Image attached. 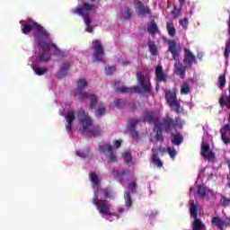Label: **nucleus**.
I'll return each instance as SVG.
<instances>
[{
  "label": "nucleus",
  "mask_w": 230,
  "mask_h": 230,
  "mask_svg": "<svg viewBox=\"0 0 230 230\" xmlns=\"http://www.w3.org/2000/svg\"><path fill=\"white\" fill-rule=\"evenodd\" d=\"M20 24H22V33L24 35H28L31 33L32 30H36V31L33 32V37L37 42L38 40H49V37H51L48 30L33 20L27 22L21 21Z\"/></svg>",
  "instance_id": "1"
},
{
  "label": "nucleus",
  "mask_w": 230,
  "mask_h": 230,
  "mask_svg": "<svg viewBox=\"0 0 230 230\" xmlns=\"http://www.w3.org/2000/svg\"><path fill=\"white\" fill-rule=\"evenodd\" d=\"M94 8V4H91L89 3H84L81 7H75L71 10V13L75 15H80L83 17L84 22L86 26L85 31L87 33H93V27H91V23L93 21L91 20V14H89V12L93 11Z\"/></svg>",
  "instance_id": "2"
},
{
  "label": "nucleus",
  "mask_w": 230,
  "mask_h": 230,
  "mask_svg": "<svg viewBox=\"0 0 230 230\" xmlns=\"http://www.w3.org/2000/svg\"><path fill=\"white\" fill-rule=\"evenodd\" d=\"M169 44V51L172 56V60L175 61L174 63V74L180 78H185L186 76V66L181 64V52L177 50V42L174 40H170Z\"/></svg>",
  "instance_id": "3"
},
{
  "label": "nucleus",
  "mask_w": 230,
  "mask_h": 230,
  "mask_svg": "<svg viewBox=\"0 0 230 230\" xmlns=\"http://www.w3.org/2000/svg\"><path fill=\"white\" fill-rule=\"evenodd\" d=\"M164 98L166 100L169 107L175 112L176 114H181V112H184V108L181 106V102L177 99V88H173L172 90L165 89L164 90Z\"/></svg>",
  "instance_id": "4"
},
{
  "label": "nucleus",
  "mask_w": 230,
  "mask_h": 230,
  "mask_svg": "<svg viewBox=\"0 0 230 230\" xmlns=\"http://www.w3.org/2000/svg\"><path fill=\"white\" fill-rule=\"evenodd\" d=\"M137 77L138 84H140V86H120L117 88L118 93H121L122 94H141L142 93H145V74L138 72L137 73Z\"/></svg>",
  "instance_id": "5"
},
{
  "label": "nucleus",
  "mask_w": 230,
  "mask_h": 230,
  "mask_svg": "<svg viewBox=\"0 0 230 230\" xmlns=\"http://www.w3.org/2000/svg\"><path fill=\"white\" fill-rule=\"evenodd\" d=\"M49 40H38V48H40L42 52L38 55L39 62L46 63L51 58V48H57V45L50 41H46Z\"/></svg>",
  "instance_id": "6"
},
{
  "label": "nucleus",
  "mask_w": 230,
  "mask_h": 230,
  "mask_svg": "<svg viewBox=\"0 0 230 230\" xmlns=\"http://www.w3.org/2000/svg\"><path fill=\"white\" fill-rule=\"evenodd\" d=\"M179 125H181V117H176L173 119L170 114L166 113L163 121L156 124V128H162L168 134L172 132L173 128H177Z\"/></svg>",
  "instance_id": "7"
},
{
  "label": "nucleus",
  "mask_w": 230,
  "mask_h": 230,
  "mask_svg": "<svg viewBox=\"0 0 230 230\" xmlns=\"http://www.w3.org/2000/svg\"><path fill=\"white\" fill-rule=\"evenodd\" d=\"M93 203L97 211H99L102 217H106V220H109V217H112V213H111V205L107 204V200L98 199V196L95 194L93 199Z\"/></svg>",
  "instance_id": "8"
},
{
  "label": "nucleus",
  "mask_w": 230,
  "mask_h": 230,
  "mask_svg": "<svg viewBox=\"0 0 230 230\" xmlns=\"http://www.w3.org/2000/svg\"><path fill=\"white\" fill-rule=\"evenodd\" d=\"M75 96L83 102V100H90V109H96V106L98 105V97H96V94L94 93H89L87 92H84V90H76L75 91Z\"/></svg>",
  "instance_id": "9"
},
{
  "label": "nucleus",
  "mask_w": 230,
  "mask_h": 230,
  "mask_svg": "<svg viewBox=\"0 0 230 230\" xmlns=\"http://www.w3.org/2000/svg\"><path fill=\"white\" fill-rule=\"evenodd\" d=\"M93 49V61L102 62L103 60V56L105 55V49L102 45L100 40H94L92 41Z\"/></svg>",
  "instance_id": "10"
},
{
  "label": "nucleus",
  "mask_w": 230,
  "mask_h": 230,
  "mask_svg": "<svg viewBox=\"0 0 230 230\" xmlns=\"http://www.w3.org/2000/svg\"><path fill=\"white\" fill-rule=\"evenodd\" d=\"M200 155L201 157H203V159H205V161H208V163H217V156L215 155V153L213 152V150H211V146L208 143L201 144Z\"/></svg>",
  "instance_id": "11"
},
{
  "label": "nucleus",
  "mask_w": 230,
  "mask_h": 230,
  "mask_svg": "<svg viewBox=\"0 0 230 230\" xmlns=\"http://www.w3.org/2000/svg\"><path fill=\"white\" fill-rule=\"evenodd\" d=\"M77 118L80 121V123H82L83 128H82V132L83 134H85V132H87V130H89L90 127H93V119H91V117L87 116V113H85V111H80L77 113Z\"/></svg>",
  "instance_id": "12"
},
{
  "label": "nucleus",
  "mask_w": 230,
  "mask_h": 230,
  "mask_svg": "<svg viewBox=\"0 0 230 230\" xmlns=\"http://www.w3.org/2000/svg\"><path fill=\"white\" fill-rule=\"evenodd\" d=\"M99 150L100 152H102V154H104L106 155V157L108 158V163H116V152H114L112 150V146H111V144L109 143H105L102 146H99Z\"/></svg>",
  "instance_id": "13"
},
{
  "label": "nucleus",
  "mask_w": 230,
  "mask_h": 230,
  "mask_svg": "<svg viewBox=\"0 0 230 230\" xmlns=\"http://www.w3.org/2000/svg\"><path fill=\"white\" fill-rule=\"evenodd\" d=\"M139 123H141V119H130L127 124V129L135 141H139V132L136 131V127H137Z\"/></svg>",
  "instance_id": "14"
},
{
  "label": "nucleus",
  "mask_w": 230,
  "mask_h": 230,
  "mask_svg": "<svg viewBox=\"0 0 230 230\" xmlns=\"http://www.w3.org/2000/svg\"><path fill=\"white\" fill-rule=\"evenodd\" d=\"M185 55L183 58V64L185 67H191L193 64H197V58L193 55V52L188 49H184Z\"/></svg>",
  "instance_id": "15"
},
{
  "label": "nucleus",
  "mask_w": 230,
  "mask_h": 230,
  "mask_svg": "<svg viewBox=\"0 0 230 230\" xmlns=\"http://www.w3.org/2000/svg\"><path fill=\"white\" fill-rule=\"evenodd\" d=\"M221 139L226 145L230 144V124H226L220 128Z\"/></svg>",
  "instance_id": "16"
},
{
  "label": "nucleus",
  "mask_w": 230,
  "mask_h": 230,
  "mask_svg": "<svg viewBox=\"0 0 230 230\" xmlns=\"http://www.w3.org/2000/svg\"><path fill=\"white\" fill-rule=\"evenodd\" d=\"M71 69V65L67 62L63 63V66L60 67L57 73V78L62 79L67 76V72Z\"/></svg>",
  "instance_id": "17"
},
{
  "label": "nucleus",
  "mask_w": 230,
  "mask_h": 230,
  "mask_svg": "<svg viewBox=\"0 0 230 230\" xmlns=\"http://www.w3.org/2000/svg\"><path fill=\"white\" fill-rule=\"evenodd\" d=\"M65 119H66V123L68 124L67 130H69V132H71L73 130V121H75V119H76V117L75 116V111H68L65 117Z\"/></svg>",
  "instance_id": "18"
},
{
  "label": "nucleus",
  "mask_w": 230,
  "mask_h": 230,
  "mask_svg": "<svg viewBox=\"0 0 230 230\" xmlns=\"http://www.w3.org/2000/svg\"><path fill=\"white\" fill-rule=\"evenodd\" d=\"M226 225V221L222 220V218H220L219 217H214L211 219V226L217 227L219 230H224Z\"/></svg>",
  "instance_id": "19"
},
{
  "label": "nucleus",
  "mask_w": 230,
  "mask_h": 230,
  "mask_svg": "<svg viewBox=\"0 0 230 230\" xmlns=\"http://www.w3.org/2000/svg\"><path fill=\"white\" fill-rule=\"evenodd\" d=\"M155 78L157 82H166V75L163 71V66L158 65L155 68Z\"/></svg>",
  "instance_id": "20"
},
{
  "label": "nucleus",
  "mask_w": 230,
  "mask_h": 230,
  "mask_svg": "<svg viewBox=\"0 0 230 230\" xmlns=\"http://www.w3.org/2000/svg\"><path fill=\"white\" fill-rule=\"evenodd\" d=\"M147 31L150 35H155V33H160L159 27L155 22V20H151L147 24Z\"/></svg>",
  "instance_id": "21"
},
{
  "label": "nucleus",
  "mask_w": 230,
  "mask_h": 230,
  "mask_svg": "<svg viewBox=\"0 0 230 230\" xmlns=\"http://www.w3.org/2000/svg\"><path fill=\"white\" fill-rule=\"evenodd\" d=\"M147 47L151 55L153 57H157V55L159 54V49L157 48V45H155V41L148 40Z\"/></svg>",
  "instance_id": "22"
},
{
  "label": "nucleus",
  "mask_w": 230,
  "mask_h": 230,
  "mask_svg": "<svg viewBox=\"0 0 230 230\" xmlns=\"http://www.w3.org/2000/svg\"><path fill=\"white\" fill-rule=\"evenodd\" d=\"M98 108L95 111L94 116L95 118H103L105 116V112H107V109L103 106V102H97Z\"/></svg>",
  "instance_id": "23"
},
{
  "label": "nucleus",
  "mask_w": 230,
  "mask_h": 230,
  "mask_svg": "<svg viewBox=\"0 0 230 230\" xmlns=\"http://www.w3.org/2000/svg\"><path fill=\"white\" fill-rule=\"evenodd\" d=\"M197 193L199 199H205L206 197H208V195H209V189H208V187L204 185H199Z\"/></svg>",
  "instance_id": "24"
},
{
  "label": "nucleus",
  "mask_w": 230,
  "mask_h": 230,
  "mask_svg": "<svg viewBox=\"0 0 230 230\" xmlns=\"http://www.w3.org/2000/svg\"><path fill=\"white\" fill-rule=\"evenodd\" d=\"M166 30H167V33L170 37H175V35L177 33V29H175V25H173L172 21H168L166 22Z\"/></svg>",
  "instance_id": "25"
},
{
  "label": "nucleus",
  "mask_w": 230,
  "mask_h": 230,
  "mask_svg": "<svg viewBox=\"0 0 230 230\" xmlns=\"http://www.w3.org/2000/svg\"><path fill=\"white\" fill-rule=\"evenodd\" d=\"M190 214L194 219L199 218V211L197 210V205L193 199L190 200Z\"/></svg>",
  "instance_id": "26"
},
{
  "label": "nucleus",
  "mask_w": 230,
  "mask_h": 230,
  "mask_svg": "<svg viewBox=\"0 0 230 230\" xmlns=\"http://www.w3.org/2000/svg\"><path fill=\"white\" fill-rule=\"evenodd\" d=\"M192 230H206V225L200 218H196L192 223Z\"/></svg>",
  "instance_id": "27"
},
{
  "label": "nucleus",
  "mask_w": 230,
  "mask_h": 230,
  "mask_svg": "<svg viewBox=\"0 0 230 230\" xmlns=\"http://www.w3.org/2000/svg\"><path fill=\"white\" fill-rule=\"evenodd\" d=\"M145 121H147L148 123H154L155 128H156V125L160 122L159 119L155 117L154 113H148L145 117Z\"/></svg>",
  "instance_id": "28"
},
{
  "label": "nucleus",
  "mask_w": 230,
  "mask_h": 230,
  "mask_svg": "<svg viewBox=\"0 0 230 230\" xmlns=\"http://www.w3.org/2000/svg\"><path fill=\"white\" fill-rule=\"evenodd\" d=\"M171 141L172 145H176V146H179V145H181L182 141H184V137H182V135H181V133H176Z\"/></svg>",
  "instance_id": "29"
},
{
  "label": "nucleus",
  "mask_w": 230,
  "mask_h": 230,
  "mask_svg": "<svg viewBox=\"0 0 230 230\" xmlns=\"http://www.w3.org/2000/svg\"><path fill=\"white\" fill-rule=\"evenodd\" d=\"M152 162H153V164H155L156 168H161L163 166V162L161 161V159H159V153L158 152H155L153 154Z\"/></svg>",
  "instance_id": "30"
},
{
  "label": "nucleus",
  "mask_w": 230,
  "mask_h": 230,
  "mask_svg": "<svg viewBox=\"0 0 230 230\" xmlns=\"http://www.w3.org/2000/svg\"><path fill=\"white\" fill-rule=\"evenodd\" d=\"M155 141H160V143H163L164 141V136H163V129L162 128H155Z\"/></svg>",
  "instance_id": "31"
},
{
  "label": "nucleus",
  "mask_w": 230,
  "mask_h": 230,
  "mask_svg": "<svg viewBox=\"0 0 230 230\" xmlns=\"http://www.w3.org/2000/svg\"><path fill=\"white\" fill-rule=\"evenodd\" d=\"M88 134H91V136H93L94 137L100 136L102 134V129L100 128V126H93L91 128L90 130L86 131Z\"/></svg>",
  "instance_id": "32"
},
{
  "label": "nucleus",
  "mask_w": 230,
  "mask_h": 230,
  "mask_svg": "<svg viewBox=\"0 0 230 230\" xmlns=\"http://www.w3.org/2000/svg\"><path fill=\"white\" fill-rule=\"evenodd\" d=\"M112 175H113V177H115V179H117V181H123V177H125V175H127V172H125V171L119 172L116 169H113Z\"/></svg>",
  "instance_id": "33"
},
{
  "label": "nucleus",
  "mask_w": 230,
  "mask_h": 230,
  "mask_svg": "<svg viewBox=\"0 0 230 230\" xmlns=\"http://www.w3.org/2000/svg\"><path fill=\"white\" fill-rule=\"evenodd\" d=\"M135 12L137 15H145V4L141 2H138L135 5Z\"/></svg>",
  "instance_id": "34"
},
{
  "label": "nucleus",
  "mask_w": 230,
  "mask_h": 230,
  "mask_svg": "<svg viewBox=\"0 0 230 230\" xmlns=\"http://www.w3.org/2000/svg\"><path fill=\"white\" fill-rule=\"evenodd\" d=\"M191 93V89L190 88V84L186 82L182 83L181 85V94H190Z\"/></svg>",
  "instance_id": "35"
},
{
  "label": "nucleus",
  "mask_w": 230,
  "mask_h": 230,
  "mask_svg": "<svg viewBox=\"0 0 230 230\" xmlns=\"http://www.w3.org/2000/svg\"><path fill=\"white\" fill-rule=\"evenodd\" d=\"M124 202L126 208H131L132 207V197L130 196V192H125L124 193Z\"/></svg>",
  "instance_id": "36"
},
{
  "label": "nucleus",
  "mask_w": 230,
  "mask_h": 230,
  "mask_svg": "<svg viewBox=\"0 0 230 230\" xmlns=\"http://www.w3.org/2000/svg\"><path fill=\"white\" fill-rule=\"evenodd\" d=\"M87 85H89V84H87L85 79H79L77 82L76 91H84V87H87Z\"/></svg>",
  "instance_id": "37"
},
{
  "label": "nucleus",
  "mask_w": 230,
  "mask_h": 230,
  "mask_svg": "<svg viewBox=\"0 0 230 230\" xmlns=\"http://www.w3.org/2000/svg\"><path fill=\"white\" fill-rule=\"evenodd\" d=\"M128 190L132 195H136V193H137V183H136V181L128 183Z\"/></svg>",
  "instance_id": "38"
},
{
  "label": "nucleus",
  "mask_w": 230,
  "mask_h": 230,
  "mask_svg": "<svg viewBox=\"0 0 230 230\" xmlns=\"http://www.w3.org/2000/svg\"><path fill=\"white\" fill-rule=\"evenodd\" d=\"M217 86L219 89H224L226 87V74L219 75L217 80Z\"/></svg>",
  "instance_id": "39"
},
{
  "label": "nucleus",
  "mask_w": 230,
  "mask_h": 230,
  "mask_svg": "<svg viewBox=\"0 0 230 230\" xmlns=\"http://www.w3.org/2000/svg\"><path fill=\"white\" fill-rule=\"evenodd\" d=\"M90 181L95 184V186H100V178H98V175L96 172H92L89 176Z\"/></svg>",
  "instance_id": "40"
},
{
  "label": "nucleus",
  "mask_w": 230,
  "mask_h": 230,
  "mask_svg": "<svg viewBox=\"0 0 230 230\" xmlns=\"http://www.w3.org/2000/svg\"><path fill=\"white\" fill-rule=\"evenodd\" d=\"M102 193L105 199H109L110 200L112 199V190L109 188L102 189Z\"/></svg>",
  "instance_id": "41"
},
{
  "label": "nucleus",
  "mask_w": 230,
  "mask_h": 230,
  "mask_svg": "<svg viewBox=\"0 0 230 230\" xmlns=\"http://www.w3.org/2000/svg\"><path fill=\"white\" fill-rule=\"evenodd\" d=\"M122 157L125 161V163H127V164H128L129 163H132V154H130V152H126L122 155Z\"/></svg>",
  "instance_id": "42"
},
{
  "label": "nucleus",
  "mask_w": 230,
  "mask_h": 230,
  "mask_svg": "<svg viewBox=\"0 0 230 230\" xmlns=\"http://www.w3.org/2000/svg\"><path fill=\"white\" fill-rule=\"evenodd\" d=\"M167 152L172 159H175V155H177V151H175V147L173 146L167 147Z\"/></svg>",
  "instance_id": "43"
},
{
  "label": "nucleus",
  "mask_w": 230,
  "mask_h": 230,
  "mask_svg": "<svg viewBox=\"0 0 230 230\" xmlns=\"http://www.w3.org/2000/svg\"><path fill=\"white\" fill-rule=\"evenodd\" d=\"M35 73L36 75H38V76H42V75H46V73H48V68L47 67H36L35 69Z\"/></svg>",
  "instance_id": "44"
},
{
  "label": "nucleus",
  "mask_w": 230,
  "mask_h": 230,
  "mask_svg": "<svg viewBox=\"0 0 230 230\" xmlns=\"http://www.w3.org/2000/svg\"><path fill=\"white\" fill-rule=\"evenodd\" d=\"M132 17V12H130V8L128 6L124 7V19L128 21V19H130Z\"/></svg>",
  "instance_id": "45"
},
{
  "label": "nucleus",
  "mask_w": 230,
  "mask_h": 230,
  "mask_svg": "<svg viewBox=\"0 0 230 230\" xmlns=\"http://www.w3.org/2000/svg\"><path fill=\"white\" fill-rule=\"evenodd\" d=\"M145 93L154 95V93H152V84H150V83H145Z\"/></svg>",
  "instance_id": "46"
},
{
  "label": "nucleus",
  "mask_w": 230,
  "mask_h": 230,
  "mask_svg": "<svg viewBox=\"0 0 230 230\" xmlns=\"http://www.w3.org/2000/svg\"><path fill=\"white\" fill-rule=\"evenodd\" d=\"M76 155H78V157H81V159H85V157H87V155H89V152H82V151H76L75 152Z\"/></svg>",
  "instance_id": "47"
},
{
  "label": "nucleus",
  "mask_w": 230,
  "mask_h": 230,
  "mask_svg": "<svg viewBox=\"0 0 230 230\" xmlns=\"http://www.w3.org/2000/svg\"><path fill=\"white\" fill-rule=\"evenodd\" d=\"M114 73H116V66H109L106 71V75H114Z\"/></svg>",
  "instance_id": "48"
},
{
  "label": "nucleus",
  "mask_w": 230,
  "mask_h": 230,
  "mask_svg": "<svg viewBox=\"0 0 230 230\" xmlns=\"http://www.w3.org/2000/svg\"><path fill=\"white\" fill-rule=\"evenodd\" d=\"M180 24L182 28H188V18H183L182 20H180Z\"/></svg>",
  "instance_id": "49"
},
{
  "label": "nucleus",
  "mask_w": 230,
  "mask_h": 230,
  "mask_svg": "<svg viewBox=\"0 0 230 230\" xmlns=\"http://www.w3.org/2000/svg\"><path fill=\"white\" fill-rule=\"evenodd\" d=\"M149 218H155V217H157V215H159V212L157 211H150L147 213Z\"/></svg>",
  "instance_id": "50"
},
{
  "label": "nucleus",
  "mask_w": 230,
  "mask_h": 230,
  "mask_svg": "<svg viewBox=\"0 0 230 230\" xmlns=\"http://www.w3.org/2000/svg\"><path fill=\"white\" fill-rule=\"evenodd\" d=\"M121 140H114L113 141V146H115V148H121Z\"/></svg>",
  "instance_id": "51"
},
{
  "label": "nucleus",
  "mask_w": 230,
  "mask_h": 230,
  "mask_svg": "<svg viewBox=\"0 0 230 230\" xmlns=\"http://www.w3.org/2000/svg\"><path fill=\"white\" fill-rule=\"evenodd\" d=\"M230 200L226 197H223V206H229Z\"/></svg>",
  "instance_id": "52"
},
{
  "label": "nucleus",
  "mask_w": 230,
  "mask_h": 230,
  "mask_svg": "<svg viewBox=\"0 0 230 230\" xmlns=\"http://www.w3.org/2000/svg\"><path fill=\"white\" fill-rule=\"evenodd\" d=\"M114 103H115V107L119 108V103H121V100L120 99H116V100H114Z\"/></svg>",
  "instance_id": "53"
},
{
  "label": "nucleus",
  "mask_w": 230,
  "mask_h": 230,
  "mask_svg": "<svg viewBox=\"0 0 230 230\" xmlns=\"http://www.w3.org/2000/svg\"><path fill=\"white\" fill-rule=\"evenodd\" d=\"M180 3V8H182L184 6V3H186V0H179Z\"/></svg>",
  "instance_id": "54"
},
{
  "label": "nucleus",
  "mask_w": 230,
  "mask_h": 230,
  "mask_svg": "<svg viewBox=\"0 0 230 230\" xmlns=\"http://www.w3.org/2000/svg\"><path fill=\"white\" fill-rule=\"evenodd\" d=\"M148 13H150V8L146 6L145 7V14L146 15Z\"/></svg>",
  "instance_id": "55"
},
{
  "label": "nucleus",
  "mask_w": 230,
  "mask_h": 230,
  "mask_svg": "<svg viewBox=\"0 0 230 230\" xmlns=\"http://www.w3.org/2000/svg\"><path fill=\"white\" fill-rule=\"evenodd\" d=\"M159 89H161V85L159 84V83H157L155 85L156 93H159Z\"/></svg>",
  "instance_id": "56"
},
{
  "label": "nucleus",
  "mask_w": 230,
  "mask_h": 230,
  "mask_svg": "<svg viewBox=\"0 0 230 230\" xmlns=\"http://www.w3.org/2000/svg\"><path fill=\"white\" fill-rule=\"evenodd\" d=\"M118 213H125V208H119Z\"/></svg>",
  "instance_id": "57"
},
{
  "label": "nucleus",
  "mask_w": 230,
  "mask_h": 230,
  "mask_svg": "<svg viewBox=\"0 0 230 230\" xmlns=\"http://www.w3.org/2000/svg\"><path fill=\"white\" fill-rule=\"evenodd\" d=\"M159 152H166V149L164 147H160Z\"/></svg>",
  "instance_id": "58"
},
{
  "label": "nucleus",
  "mask_w": 230,
  "mask_h": 230,
  "mask_svg": "<svg viewBox=\"0 0 230 230\" xmlns=\"http://www.w3.org/2000/svg\"><path fill=\"white\" fill-rule=\"evenodd\" d=\"M227 186L230 188V176L227 177Z\"/></svg>",
  "instance_id": "59"
},
{
  "label": "nucleus",
  "mask_w": 230,
  "mask_h": 230,
  "mask_svg": "<svg viewBox=\"0 0 230 230\" xmlns=\"http://www.w3.org/2000/svg\"><path fill=\"white\" fill-rule=\"evenodd\" d=\"M60 57H61V58H64L66 57V55L63 52H60Z\"/></svg>",
  "instance_id": "60"
},
{
  "label": "nucleus",
  "mask_w": 230,
  "mask_h": 230,
  "mask_svg": "<svg viewBox=\"0 0 230 230\" xmlns=\"http://www.w3.org/2000/svg\"><path fill=\"white\" fill-rule=\"evenodd\" d=\"M92 3H94V1H96V0H90Z\"/></svg>",
  "instance_id": "61"
}]
</instances>
